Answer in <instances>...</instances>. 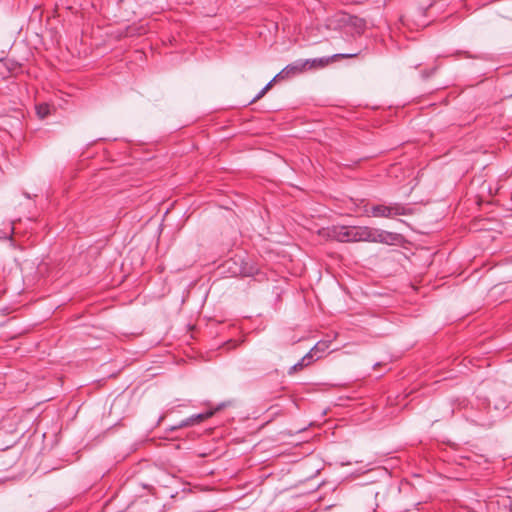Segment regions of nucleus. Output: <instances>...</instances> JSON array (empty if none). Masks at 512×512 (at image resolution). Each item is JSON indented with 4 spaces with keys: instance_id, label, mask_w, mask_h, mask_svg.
<instances>
[{
    "instance_id": "1",
    "label": "nucleus",
    "mask_w": 512,
    "mask_h": 512,
    "mask_svg": "<svg viewBox=\"0 0 512 512\" xmlns=\"http://www.w3.org/2000/svg\"><path fill=\"white\" fill-rule=\"evenodd\" d=\"M330 236L342 243L372 242L392 245L398 238L396 233L367 226H334Z\"/></svg>"
},
{
    "instance_id": "2",
    "label": "nucleus",
    "mask_w": 512,
    "mask_h": 512,
    "mask_svg": "<svg viewBox=\"0 0 512 512\" xmlns=\"http://www.w3.org/2000/svg\"><path fill=\"white\" fill-rule=\"evenodd\" d=\"M367 212L373 217L392 218L394 216L409 215L411 209L401 203L393 202L389 204L372 205Z\"/></svg>"
},
{
    "instance_id": "3",
    "label": "nucleus",
    "mask_w": 512,
    "mask_h": 512,
    "mask_svg": "<svg viewBox=\"0 0 512 512\" xmlns=\"http://www.w3.org/2000/svg\"><path fill=\"white\" fill-rule=\"evenodd\" d=\"M253 267L244 262L241 254H233L226 259V276H250L253 274Z\"/></svg>"
},
{
    "instance_id": "4",
    "label": "nucleus",
    "mask_w": 512,
    "mask_h": 512,
    "mask_svg": "<svg viewBox=\"0 0 512 512\" xmlns=\"http://www.w3.org/2000/svg\"><path fill=\"white\" fill-rule=\"evenodd\" d=\"M316 62V59L314 60H296L290 64H288L286 67H284L278 74L275 75V77L272 79V81L276 80H283V79H289L292 77H295L305 71L307 68H311L314 63Z\"/></svg>"
},
{
    "instance_id": "5",
    "label": "nucleus",
    "mask_w": 512,
    "mask_h": 512,
    "mask_svg": "<svg viewBox=\"0 0 512 512\" xmlns=\"http://www.w3.org/2000/svg\"><path fill=\"white\" fill-rule=\"evenodd\" d=\"M212 414H213V411H211V410H208L203 413L194 414V415L190 416L189 418L183 420L181 422L180 426L194 425L196 423H199V422L209 418L210 416H212Z\"/></svg>"
},
{
    "instance_id": "6",
    "label": "nucleus",
    "mask_w": 512,
    "mask_h": 512,
    "mask_svg": "<svg viewBox=\"0 0 512 512\" xmlns=\"http://www.w3.org/2000/svg\"><path fill=\"white\" fill-rule=\"evenodd\" d=\"M330 343H331L330 341H318L308 353H312V358L314 360L319 359L323 356L325 351L329 348Z\"/></svg>"
},
{
    "instance_id": "7",
    "label": "nucleus",
    "mask_w": 512,
    "mask_h": 512,
    "mask_svg": "<svg viewBox=\"0 0 512 512\" xmlns=\"http://www.w3.org/2000/svg\"><path fill=\"white\" fill-rule=\"evenodd\" d=\"M313 361H314V359L312 358V353H307L297 363H295L293 366L290 367L288 373L290 375H292L293 373L310 365Z\"/></svg>"
},
{
    "instance_id": "8",
    "label": "nucleus",
    "mask_w": 512,
    "mask_h": 512,
    "mask_svg": "<svg viewBox=\"0 0 512 512\" xmlns=\"http://www.w3.org/2000/svg\"><path fill=\"white\" fill-rule=\"evenodd\" d=\"M273 82H274V81H272V80H271L270 82H268V83H267V84H266V85H265V86H264V87H263V88L258 92V94H257V95H256V96L251 100V102H255V101H257V100L261 99V98H262V97L267 93V91L272 87V83H273Z\"/></svg>"
},
{
    "instance_id": "9",
    "label": "nucleus",
    "mask_w": 512,
    "mask_h": 512,
    "mask_svg": "<svg viewBox=\"0 0 512 512\" xmlns=\"http://www.w3.org/2000/svg\"><path fill=\"white\" fill-rule=\"evenodd\" d=\"M37 113L40 116V118L46 117V115L48 114V106L47 105H40L37 108Z\"/></svg>"
},
{
    "instance_id": "10",
    "label": "nucleus",
    "mask_w": 512,
    "mask_h": 512,
    "mask_svg": "<svg viewBox=\"0 0 512 512\" xmlns=\"http://www.w3.org/2000/svg\"><path fill=\"white\" fill-rule=\"evenodd\" d=\"M357 55H358V53L355 52V53H347V54H337L336 56L341 57V58H352Z\"/></svg>"
},
{
    "instance_id": "11",
    "label": "nucleus",
    "mask_w": 512,
    "mask_h": 512,
    "mask_svg": "<svg viewBox=\"0 0 512 512\" xmlns=\"http://www.w3.org/2000/svg\"><path fill=\"white\" fill-rule=\"evenodd\" d=\"M8 238V233L0 230V239Z\"/></svg>"
},
{
    "instance_id": "12",
    "label": "nucleus",
    "mask_w": 512,
    "mask_h": 512,
    "mask_svg": "<svg viewBox=\"0 0 512 512\" xmlns=\"http://www.w3.org/2000/svg\"><path fill=\"white\" fill-rule=\"evenodd\" d=\"M230 344H231V341L230 340H226V342H225L226 349L230 347Z\"/></svg>"
}]
</instances>
